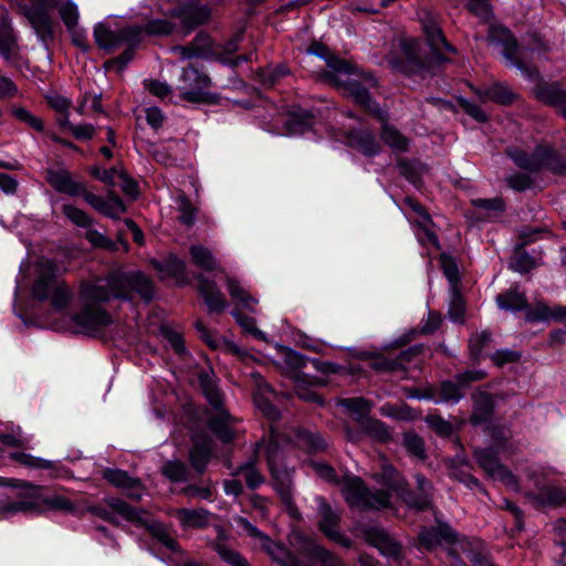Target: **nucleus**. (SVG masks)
I'll return each instance as SVG.
<instances>
[{
    "mask_svg": "<svg viewBox=\"0 0 566 566\" xmlns=\"http://www.w3.org/2000/svg\"><path fill=\"white\" fill-rule=\"evenodd\" d=\"M205 395L209 403L217 410V415L213 416L209 421V428L213 431L222 441L229 442L233 439V431L230 428L232 420L231 416L222 409V395L218 388L207 384L203 388Z\"/></svg>",
    "mask_w": 566,
    "mask_h": 566,
    "instance_id": "12",
    "label": "nucleus"
},
{
    "mask_svg": "<svg viewBox=\"0 0 566 566\" xmlns=\"http://www.w3.org/2000/svg\"><path fill=\"white\" fill-rule=\"evenodd\" d=\"M348 144L367 157L377 155L380 149V145L376 140L375 136L367 130L352 132L348 135Z\"/></svg>",
    "mask_w": 566,
    "mask_h": 566,
    "instance_id": "24",
    "label": "nucleus"
},
{
    "mask_svg": "<svg viewBox=\"0 0 566 566\" xmlns=\"http://www.w3.org/2000/svg\"><path fill=\"white\" fill-rule=\"evenodd\" d=\"M176 517L184 527L201 528L208 524L209 512L202 509H180L176 511Z\"/></svg>",
    "mask_w": 566,
    "mask_h": 566,
    "instance_id": "32",
    "label": "nucleus"
},
{
    "mask_svg": "<svg viewBox=\"0 0 566 566\" xmlns=\"http://www.w3.org/2000/svg\"><path fill=\"white\" fill-rule=\"evenodd\" d=\"M0 54L11 64H14L18 56L15 35L13 30L6 23L0 24Z\"/></svg>",
    "mask_w": 566,
    "mask_h": 566,
    "instance_id": "28",
    "label": "nucleus"
},
{
    "mask_svg": "<svg viewBox=\"0 0 566 566\" xmlns=\"http://www.w3.org/2000/svg\"><path fill=\"white\" fill-rule=\"evenodd\" d=\"M218 555L231 566H249L248 562L235 551L229 548L226 544H216Z\"/></svg>",
    "mask_w": 566,
    "mask_h": 566,
    "instance_id": "50",
    "label": "nucleus"
},
{
    "mask_svg": "<svg viewBox=\"0 0 566 566\" xmlns=\"http://www.w3.org/2000/svg\"><path fill=\"white\" fill-rule=\"evenodd\" d=\"M59 13L67 30H73L78 23L77 6L67 0L59 7Z\"/></svg>",
    "mask_w": 566,
    "mask_h": 566,
    "instance_id": "42",
    "label": "nucleus"
},
{
    "mask_svg": "<svg viewBox=\"0 0 566 566\" xmlns=\"http://www.w3.org/2000/svg\"><path fill=\"white\" fill-rule=\"evenodd\" d=\"M142 28L130 25L113 30L104 23H98L94 28V38L97 45L102 49L112 50L124 43L134 44L138 41Z\"/></svg>",
    "mask_w": 566,
    "mask_h": 566,
    "instance_id": "11",
    "label": "nucleus"
},
{
    "mask_svg": "<svg viewBox=\"0 0 566 566\" xmlns=\"http://www.w3.org/2000/svg\"><path fill=\"white\" fill-rule=\"evenodd\" d=\"M10 458L20 464L30 469H44L56 472L57 476L61 465L59 461H51L42 458L34 457L24 452H12Z\"/></svg>",
    "mask_w": 566,
    "mask_h": 566,
    "instance_id": "27",
    "label": "nucleus"
},
{
    "mask_svg": "<svg viewBox=\"0 0 566 566\" xmlns=\"http://www.w3.org/2000/svg\"><path fill=\"white\" fill-rule=\"evenodd\" d=\"M126 211V207L124 202L113 193H109L107 198L104 201L103 209L101 210V213L104 216L117 219Z\"/></svg>",
    "mask_w": 566,
    "mask_h": 566,
    "instance_id": "45",
    "label": "nucleus"
},
{
    "mask_svg": "<svg viewBox=\"0 0 566 566\" xmlns=\"http://www.w3.org/2000/svg\"><path fill=\"white\" fill-rule=\"evenodd\" d=\"M549 319H554V307H549L544 303H537L526 312V321L528 322H545Z\"/></svg>",
    "mask_w": 566,
    "mask_h": 566,
    "instance_id": "49",
    "label": "nucleus"
},
{
    "mask_svg": "<svg viewBox=\"0 0 566 566\" xmlns=\"http://www.w3.org/2000/svg\"><path fill=\"white\" fill-rule=\"evenodd\" d=\"M474 399V411L472 415V421L475 424L482 423L491 415L493 409V402L491 396L486 392H476L473 395Z\"/></svg>",
    "mask_w": 566,
    "mask_h": 566,
    "instance_id": "37",
    "label": "nucleus"
},
{
    "mask_svg": "<svg viewBox=\"0 0 566 566\" xmlns=\"http://www.w3.org/2000/svg\"><path fill=\"white\" fill-rule=\"evenodd\" d=\"M342 405L349 411L358 415H365L370 409L369 402L360 397L345 399L342 401Z\"/></svg>",
    "mask_w": 566,
    "mask_h": 566,
    "instance_id": "62",
    "label": "nucleus"
},
{
    "mask_svg": "<svg viewBox=\"0 0 566 566\" xmlns=\"http://www.w3.org/2000/svg\"><path fill=\"white\" fill-rule=\"evenodd\" d=\"M211 441L207 438H203L202 440H196L195 446L190 451V462L192 467L201 472L207 463L209 462V459L211 457Z\"/></svg>",
    "mask_w": 566,
    "mask_h": 566,
    "instance_id": "34",
    "label": "nucleus"
},
{
    "mask_svg": "<svg viewBox=\"0 0 566 566\" xmlns=\"http://www.w3.org/2000/svg\"><path fill=\"white\" fill-rule=\"evenodd\" d=\"M458 381H443L440 386V397L444 402L457 403L464 396Z\"/></svg>",
    "mask_w": 566,
    "mask_h": 566,
    "instance_id": "44",
    "label": "nucleus"
},
{
    "mask_svg": "<svg viewBox=\"0 0 566 566\" xmlns=\"http://www.w3.org/2000/svg\"><path fill=\"white\" fill-rule=\"evenodd\" d=\"M179 220L186 226H192L196 219L197 208L192 206L187 196L181 192L176 198Z\"/></svg>",
    "mask_w": 566,
    "mask_h": 566,
    "instance_id": "41",
    "label": "nucleus"
},
{
    "mask_svg": "<svg viewBox=\"0 0 566 566\" xmlns=\"http://www.w3.org/2000/svg\"><path fill=\"white\" fill-rule=\"evenodd\" d=\"M520 357V353L511 349H499L491 355V359L496 366H503L509 363L517 361Z\"/></svg>",
    "mask_w": 566,
    "mask_h": 566,
    "instance_id": "61",
    "label": "nucleus"
},
{
    "mask_svg": "<svg viewBox=\"0 0 566 566\" xmlns=\"http://www.w3.org/2000/svg\"><path fill=\"white\" fill-rule=\"evenodd\" d=\"M154 268L160 273L161 279L174 277L177 280L185 276V262L176 255H169L165 261H153Z\"/></svg>",
    "mask_w": 566,
    "mask_h": 566,
    "instance_id": "31",
    "label": "nucleus"
},
{
    "mask_svg": "<svg viewBox=\"0 0 566 566\" xmlns=\"http://www.w3.org/2000/svg\"><path fill=\"white\" fill-rule=\"evenodd\" d=\"M311 53L326 61L325 77L331 84L342 94L365 107L382 123L380 135L384 143L394 150L407 151L409 139L388 123V113L381 109L368 93V88L376 86V78L370 74L358 71L348 62L329 54L323 45H313Z\"/></svg>",
    "mask_w": 566,
    "mask_h": 566,
    "instance_id": "2",
    "label": "nucleus"
},
{
    "mask_svg": "<svg viewBox=\"0 0 566 566\" xmlns=\"http://www.w3.org/2000/svg\"><path fill=\"white\" fill-rule=\"evenodd\" d=\"M535 260L525 252H518L510 262V269L514 272L526 273L535 266Z\"/></svg>",
    "mask_w": 566,
    "mask_h": 566,
    "instance_id": "52",
    "label": "nucleus"
},
{
    "mask_svg": "<svg viewBox=\"0 0 566 566\" xmlns=\"http://www.w3.org/2000/svg\"><path fill=\"white\" fill-rule=\"evenodd\" d=\"M317 513L319 516L318 527L329 539L344 546L349 545V541L339 532V513L334 510L323 497H317Z\"/></svg>",
    "mask_w": 566,
    "mask_h": 566,
    "instance_id": "15",
    "label": "nucleus"
},
{
    "mask_svg": "<svg viewBox=\"0 0 566 566\" xmlns=\"http://www.w3.org/2000/svg\"><path fill=\"white\" fill-rule=\"evenodd\" d=\"M542 496L546 503L559 505L566 502V488L551 486L543 491Z\"/></svg>",
    "mask_w": 566,
    "mask_h": 566,
    "instance_id": "58",
    "label": "nucleus"
},
{
    "mask_svg": "<svg viewBox=\"0 0 566 566\" xmlns=\"http://www.w3.org/2000/svg\"><path fill=\"white\" fill-rule=\"evenodd\" d=\"M161 471L166 478L175 482H181L187 479V468L180 461H167Z\"/></svg>",
    "mask_w": 566,
    "mask_h": 566,
    "instance_id": "48",
    "label": "nucleus"
},
{
    "mask_svg": "<svg viewBox=\"0 0 566 566\" xmlns=\"http://www.w3.org/2000/svg\"><path fill=\"white\" fill-rule=\"evenodd\" d=\"M290 444H295L308 452H315L324 448V442L318 434L306 430L292 429V432L285 436L275 428H271L270 439L264 447L268 465L282 503L286 506L289 513L296 517L298 512L293 501V471L285 463V448Z\"/></svg>",
    "mask_w": 566,
    "mask_h": 566,
    "instance_id": "3",
    "label": "nucleus"
},
{
    "mask_svg": "<svg viewBox=\"0 0 566 566\" xmlns=\"http://www.w3.org/2000/svg\"><path fill=\"white\" fill-rule=\"evenodd\" d=\"M234 476H242L250 489L259 488L264 479L256 469L253 461H248L244 464L240 465L234 472Z\"/></svg>",
    "mask_w": 566,
    "mask_h": 566,
    "instance_id": "39",
    "label": "nucleus"
},
{
    "mask_svg": "<svg viewBox=\"0 0 566 566\" xmlns=\"http://www.w3.org/2000/svg\"><path fill=\"white\" fill-rule=\"evenodd\" d=\"M106 504L109 507L111 512L117 518V516L135 523H142L143 518L140 513L135 510L133 506L128 505L126 502L119 499H107Z\"/></svg>",
    "mask_w": 566,
    "mask_h": 566,
    "instance_id": "35",
    "label": "nucleus"
},
{
    "mask_svg": "<svg viewBox=\"0 0 566 566\" xmlns=\"http://www.w3.org/2000/svg\"><path fill=\"white\" fill-rule=\"evenodd\" d=\"M136 292L149 302L153 298V283L142 272L114 273L94 282L81 285L80 301L82 310L71 318L75 333L94 335L112 323L111 315L101 307V303L111 298L127 297Z\"/></svg>",
    "mask_w": 566,
    "mask_h": 566,
    "instance_id": "1",
    "label": "nucleus"
},
{
    "mask_svg": "<svg viewBox=\"0 0 566 566\" xmlns=\"http://www.w3.org/2000/svg\"><path fill=\"white\" fill-rule=\"evenodd\" d=\"M176 22L166 19L149 21L145 27V32L151 35H167L176 28Z\"/></svg>",
    "mask_w": 566,
    "mask_h": 566,
    "instance_id": "53",
    "label": "nucleus"
},
{
    "mask_svg": "<svg viewBox=\"0 0 566 566\" xmlns=\"http://www.w3.org/2000/svg\"><path fill=\"white\" fill-rule=\"evenodd\" d=\"M421 43L418 40L409 39L402 42V50L407 59L415 65L422 66L423 57L420 53Z\"/></svg>",
    "mask_w": 566,
    "mask_h": 566,
    "instance_id": "51",
    "label": "nucleus"
},
{
    "mask_svg": "<svg viewBox=\"0 0 566 566\" xmlns=\"http://www.w3.org/2000/svg\"><path fill=\"white\" fill-rule=\"evenodd\" d=\"M475 94L482 103L495 102L502 105H509L516 98V94L504 83H493L475 90Z\"/></svg>",
    "mask_w": 566,
    "mask_h": 566,
    "instance_id": "22",
    "label": "nucleus"
},
{
    "mask_svg": "<svg viewBox=\"0 0 566 566\" xmlns=\"http://www.w3.org/2000/svg\"><path fill=\"white\" fill-rule=\"evenodd\" d=\"M419 19L428 44L437 61L443 62L447 60L443 56V52H450L452 54L457 52L455 48L444 38L436 17L431 12L427 10L420 11Z\"/></svg>",
    "mask_w": 566,
    "mask_h": 566,
    "instance_id": "10",
    "label": "nucleus"
},
{
    "mask_svg": "<svg viewBox=\"0 0 566 566\" xmlns=\"http://www.w3.org/2000/svg\"><path fill=\"white\" fill-rule=\"evenodd\" d=\"M492 342V335L488 331L476 332L469 339V348L473 359L479 360Z\"/></svg>",
    "mask_w": 566,
    "mask_h": 566,
    "instance_id": "40",
    "label": "nucleus"
},
{
    "mask_svg": "<svg viewBox=\"0 0 566 566\" xmlns=\"http://www.w3.org/2000/svg\"><path fill=\"white\" fill-rule=\"evenodd\" d=\"M32 6L23 7V11L38 33H51L52 20L49 11L57 7V0H33Z\"/></svg>",
    "mask_w": 566,
    "mask_h": 566,
    "instance_id": "16",
    "label": "nucleus"
},
{
    "mask_svg": "<svg viewBox=\"0 0 566 566\" xmlns=\"http://www.w3.org/2000/svg\"><path fill=\"white\" fill-rule=\"evenodd\" d=\"M62 212L72 223L76 224L77 227L88 228L93 222L85 211L72 205H64Z\"/></svg>",
    "mask_w": 566,
    "mask_h": 566,
    "instance_id": "43",
    "label": "nucleus"
},
{
    "mask_svg": "<svg viewBox=\"0 0 566 566\" xmlns=\"http://www.w3.org/2000/svg\"><path fill=\"white\" fill-rule=\"evenodd\" d=\"M403 205L406 208H409L415 213H417L419 217V220H417V223L419 224V228L422 231V233H417L419 241L422 243L427 241V242L433 244L434 247H438L439 245L438 237L431 229L432 221H431L429 213L426 211V209L420 203H418L416 200H413L412 198H406L403 200Z\"/></svg>",
    "mask_w": 566,
    "mask_h": 566,
    "instance_id": "20",
    "label": "nucleus"
},
{
    "mask_svg": "<svg viewBox=\"0 0 566 566\" xmlns=\"http://www.w3.org/2000/svg\"><path fill=\"white\" fill-rule=\"evenodd\" d=\"M364 537L367 543L376 547L384 556L391 558H398L400 556L401 546L384 530L368 527L364 530Z\"/></svg>",
    "mask_w": 566,
    "mask_h": 566,
    "instance_id": "19",
    "label": "nucleus"
},
{
    "mask_svg": "<svg viewBox=\"0 0 566 566\" xmlns=\"http://www.w3.org/2000/svg\"><path fill=\"white\" fill-rule=\"evenodd\" d=\"M150 531L153 535L170 551L177 552L179 549L178 543L168 534L167 530L161 524H153Z\"/></svg>",
    "mask_w": 566,
    "mask_h": 566,
    "instance_id": "55",
    "label": "nucleus"
},
{
    "mask_svg": "<svg viewBox=\"0 0 566 566\" xmlns=\"http://www.w3.org/2000/svg\"><path fill=\"white\" fill-rule=\"evenodd\" d=\"M489 40L500 48V53L507 60L512 66L521 69L518 62V46L511 31L501 25H491Z\"/></svg>",
    "mask_w": 566,
    "mask_h": 566,
    "instance_id": "17",
    "label": "nucleus"
},
{
    "mask_svg": "<svg viewBox=\"0 0 566 566\" xmlns=\"http://www.w3.org/2000/svg\"><path fill=\"white\" fill-rule=\"evenodd\" d=\"M468 9L476 17L489 20L492 15V10L488 0H468Z\"/></svg>",
    "mask_w": 566,
    "mask_h": 566,
    "instance_id": "59",
    "label": "nucleus"
},
{
    "mask_svg": "<svg viewBox=\"0 0 566 566\" xmlns=\"http://www.w3.org/2000/svg\"><path fill=\"white\" fill-rule=\"evenodd\" d=\"M12 114L15 116L17 119L28 124L31 128L43 132L44 125L40 117L34 116L31 114L28 109L23 107H14L12 109Z\"/></svg>",
    "mask_w": 566,
    "mask_h": 566,
    "instance_id": "54",
    "label": "nucleus"
},
{
    "mask_svg": "<svg viewBox=\"0 0 566 566\" xmlns=\"http://www.w3.org/2000/svg\"><path fill=\"white\" fill-rule=\"evenodd\" d=\"M232 316L247 333L251 334L258 339L265 340V334L256 327L254 318L247 316L238 311H233Z\"/></svg>",
    "mask_w": 566,
    "mask_h": 566,
    "instance_id": "47",
    "label": "nucleus"
},
{
    "mask_svg": "<svg viewBox=\"0 0 566 566\" xmlns=\"http://www.w3.org/2000/svg\"><path fill=\"white\" fill-rule=\"evenodd\" d=\"M46 181L60 193L76 197L83 192V185L75 181L64 168H49Z\"/></svg>",
    "mask_w": 566,
    "mask_h": 566,
    "instance_id": "18",
    "label": "nucleus"
},
{
    "mask_svg": "<svg viewBox=\"0 0 566 566\" xmlns=\"http://www.w3.org/2000/svg\"><path fill=\"white\" fill-rule=\"evenodd\" d=\"M419 347H411L400 353L397 358H380L373 363L376 370L395 371L405 368V363L410 361L411 357L419 354Z\"/></svg>",
    "mask_w": 566,
    "mask_h": 566,
    "instance_id": "29",
    "label": "nucleus"
},
{
    "mask_svg": "<svg viewBox=\"0 0 566 566\" xmlns=\"http://www.w3.org/2000/svg\"><path fill=\"white\" fill-rule=\"evenodd\" d=\"M479 465L493 479L513 490L518 489L515 475L499 463L493 449H479L474 452Z\"/></svg>",
    "mask_w": 566,
    "mask_h": 566,
    "instance_id": "14",
    "label": "nucleus"
},
{
    "mask_svg": "<svg viewBox=\"0 0 566 566\" xmlns=\"http://www.w3.org/2000/svg\"><path fill=\"white\" fill-rule=\"evenodd\" d=\"M38 280L32 287V294L40 301L50 300L55 310H63L72 300V292L64 282L56 280L55 265L51 261L40 262Z\"/></svg>",
    "mask_w": 566,
    "mask_h": 566,
    "instance_id": "7",
    "label": "nucleus"
},
{
    "mask_svg": "<svg viewBox=\"0 0 566 566\" xmlns=\"http://www.w3.org/2000/svg\"><path fill=\"white\" fill-rule=\"evenodd\" d=\"M509 157L523 169L537 171L548 169L554 174L566 172V163L549 148L538 146L532 154H527L522 149L512 147L506 150Z\"/></svg>",
    "mask_w": 566,
    "mask_h": 566,
    "instance_id": "9",
    "label": "nucleus"
},
{
    "mask_svg": "<svg viewBox=\"0 0 566 566\" xmlns=\"http://www.w3.org/2000/svg\"><path fill=\"white\" fill-rule=\"evenodd\" d=\"M448 314L453 322H459L463 317L464 303L462 296L457 291L452 292Z\"/></svg>",
    "mask_w": 566,
    "mask_h": 566,
    "instance_id": "57",
    "label": "nucleus"
},
{
    "mask_svg": "<svg viewBox=\"0 0 566 566\" xmlns=\"http://www.w3.org/2000/svg\"><path fill=\"white\" fill-rule=\"evenodd\" d=\"M273 391L270 386L260 379L258 382V390L253 394V401L255 407L270 420L279 418V410L272 403L271 397Z\"/></svg>",
    "mask_w": 566,
    "mask_h": 566,
    "instance_id": "25",
    "label": "nucleus"
},
{
    "mask_svg": "<svg viewBox=\"0 0 566 566\" xmlns=\"http://www.w3.org/2000/svg\"><path fill=\"white\" fill-rule=\"evenodd\" d=\"M196 328L203 339V342L211 348L217 349L222 346V338H220L217 334L210 332L201 322L196 324Z\"/></svg>",
    "mask_w": 566,
    "mask_h": 566,
    "instance_id": "60",
    "label": "nucleus"
},
{
    "mask_svg": "<svg viewBox=\"0 0 566 566\" xmlns=\"http://www.w3.org/2000/svg\"><path fill=\"white\" fill-rule=\"evenodd\" d=\"M180 80L182 83L180 86L182 99L191 103L205 101L206 91L211 84L210 78L206 74L190 65L182 69Z\"/></svg>",
    "mask_w": 566,
    "mask_h": 566,
    "instance_id": "13",
    "label": "nucleus"
},
{
    "mask_svg": "<svg viewBox=\"0 0 566 566\" xmlns=\"http://www.w3.org/2000/svg\"><path fill=\"white\" fill-rule=\"evenodd\" d=\"M455 535L450 527L439 526L424 528L420 533V543L427 548H432L438 545L442 539L454 541Z\"/></svg>",
    "mask_w": 566,
    "mask_h": 566,
    "instance_id": "33",
    "label": "nucleus"
},
{
    "mask_svg": "<svg viewBox=\"0 0 566 566\" xmlns=\"http://www.w3.org/2000/svg\"><path fill=\"white\" fill-rule=\"evenodd\" d=\"M0 441L9 447H25L29 443V439L22 434L20 428L10 432H1Z\"/></svg>",
    "mask_w": 566,
    "mask_h": 566,
    "instance_id": "56",
    "label": "nucleus"
},
{
    "mask_svg": "<svg viewBox=\"0 0 566 566\" xmlns=\"http://www.w3.org/2000/svg\"><path fill=\"white\" fill-rule=\"evenodd\" d=\"M403 447L411 455L421 460L424 459L426 453L423 440L416 433L407 432L403 434Z\"/></svg>",
    "mask_w": 566,
    "mask_h": 566,
    "instance_id": "46",
    "label": "nucleus"
},
{
    "mask_svg": "<svg viewBox=\"0 0 566 566\" xmlns=\"http://www.w3.org/2000/svg\"><path fill=\"white\" fill-rule=\"evenodd\" d=\"M209 17V10L206 7L186 6L177 13L182 28L188 32L197 24L203 23Z\"/></svg>",
    "mask_w": 566,
    "mask_h": 566,
    "instance_id": "26",
    "label": "nucleus"
},
{
    "mask_svg": "<svg viewBox=\"0 0 566 566\" xmlns=\"http://www.w3.org/2000/svg\"><path fill=\"white\" fill-rule=\"evenodd\" d=\"M374 478L388 491L397 493L408 507L417 511L431 507L432 485L423 475H416L419 494L406 490V481L391 464L382 463L381 471L376 473Z\"/></svg>",
    "mask_w": 566,
    "mask_h": 566,
    "instance_id": "6",
    "label": "nucleus"
},
{
    "mask_svg": "<svg viewBox=\"0 0 566 566\" xmlns=\"http://www.w3.org/2000/svg\"><path fill=\"white\" fill-rule=\"evenodd\" d=\"M104 478L114 486L123 489L132 499L139 500L143 495V488L139 480L129 476L123 470H106Z\"/></svg>",
    "mask_w": 566,
    "mask_h": 566,
    "instance_id": "21",
    "label": "nucleus"
},
{
    "mask_svg": "<svg viewBox=\"0 0 566 566\" xmlns=\"http://www.w3.org/2000/svg\"><path fill=\"white\" fill-rule=\"evenodd\" d=\"M235 521L238 526L255 541L256 545L282 566H312L311 563H321L323 566H343L338 557L311 539H304L297 554H293L282 544L273 542L248 518L239 516Z\"/></svg>",
    "mask_w": 566,
    "mask_h": 566,
    "instance_id": "4",
    "label": "nucleus"
},
{
    "mask_svg": "<svg viewBox=\"0 0 566 566\" xmlns=\"http://www.w3.org/2000/svg\"><path fill=\"white\" fill-rule=\"evenodd\" d=\"M190 255H191L192 262L197 266H199L206 271H212V270L217 269L216 259L209 249H207L200 244L192 245L190 248Z\"/></svg>",
    "mask_w": 566,
    "mask_h": 566,
    "instance_id": "38",
    "label": "nucleus"
},
{
    "mask_svg": "<svg viewBox=\"0 0 566 566\" xmlns=\"http://www.w3.org/2000/svg\"><path fill=\"white\" fill-rule=\"evenodd\" d=\"M342 492L349 506L382 510L391 507L388 491H369L360 478L347 475L342 481Z\"/></svg>",
    "mask_w": 566,
    "mask_h": 566,
    "instance_id": "8",
    "label": "nucleus"
},
{
    "mask_svg": "<svg viewBox=\"0 0 566 566\" xmlns=\"http://www.w3.org/2000/svg\"><path fill=\"white\" fill-rule=\"evenodd\" d=\"M1 485L12 486L22 491V497L0 505V520L12 514L39 510L41 505L46 510L73 513L75 505L63 494H41V488L17 479H1Z\"/></svg>",
    "mask_w": 566,
    "mask_h": 566,
    "instance_id": "5",
    "label": "nucleus"
},
{
    "mask_svg": "<svg viewBox=\"0 0 566 566\" xmlns=\"http://www.w3.org/2000/svg\"><path fill=\"white\" fill-rule=\"evenodd\" d=\"M496 304L501 310L512 312L527 308L524 293L520 292L516 287H511L506 292L499 294L496 296Z\"/></svg>",
    "mask_w": 566,
    "mask_h": 566,
    "instance_id": "30",
    "label": "nucleus"
},
{
    "mask_svg": "<svg viewBox=\"0 0 566 566\" xmlns=\"http://www.w3.org/2000/svg\"><path fill=\"white\" fill-rule=\"evenodd\" d=\"M199 281V292L205 298V302L209 308L210 312H222L226 306L227 302L222 295V293L217 287L216 283L212 281L206 280L202 275L198 276Z\"/></svg>",
    "mask_w": 566,
    "mask_h": 566,
    "instance_id": "23",
    "label": "nucleus"
},
{
    "mask_svg": "<svg viewBox=\"0 0 566 566\" xmlns=\"http://www.w3.org/2000/svg\"><path fill=\"white\" fill-rule=\"evenodd\" d=\"M49 105L57 113H67L72 105V99L61 94L54 93L48 96Z\"/></svg>",
    "mask_w": 566,
    "mask_h": 566,
    "instance_id": "63",
    "label": "nucleus"
},
{
    "mask_svg": "<svg viewBox=\"0 0 566 566\" xmlns=\"http://www.w3.org/2000/svg\"><path fill=\"white\" fill-rule=\"evenodd\" d=\"M227 285L229 294L235 302L249 311H254V305L258 303V300L250 295L249 292L235 279L228 277Z\"/></svg>",
    "mask_w": 566,
    "mask_h": 566,
    "instance_id": "36",
    "label": "nucleus"
},
{
    "mask_svg": "<svg viewBox=\"0 0 566 566\" xmlns=\"http://www.w3.org/2000/svg\"><path fill=\"white\" fill-rule=\"evenodd\" d=\"M367 431L370 436L375 437L379 441H387L390 438L388 428L380 421H370L367 426Z\"/></svg>",
    "mask_w": 566,
    "mask_h": 566,
    "instance_id": "64",
    "label": "nucleus"
}]
</instances>
